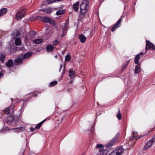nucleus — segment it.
Instances as JSON below:
<instances>
[{"label": "nucleus", "instance_id": "f257e3e1", "mask_svg": "<svg viewBox=\"0 0 155 155\" xmlns=\"http://www.w3.org/2000/svg\"><path fill=\"white\" fill-rule=\"evenodd\" d=\"M119 137V135L116 134L115 136L105 146V149L103 151H101L100 153H98L97 155H106L111 150V147L112 146L117 142Z\"/></svg>", "mask_w": 155, "mask_h": 155}, {"label": "nucleus", "instance_id": "f03ea898", "mask_svg": "<svg viewBox=\"0 0 155 155\" xmlns=\"http://www.w3.org/2000/svg\"><path fill=\"white\" fill-rule=\"evenodd\" d=\"M89 4V0H84L80 6V12L78 18V20L81 21L82 19L84 18L86 15L88 9L87 6Z\"/></svg>", "mask_w": 155, "mask_h": 155}, {"label": "nucleus", "instance_id": "7ed1b4c3", "mask_svg": "<svg viewBox=\"0 0 155 155\" xmlns=\"http://www.w3.org/2000/svg\"><path fill=\"white\" fill-rule=\"evenodd\" d=\"M31 21L34 20H40L45 23H49L53 26H54L56 23L54 21L48 16H32L31 18Z\"/></svg>", "mask_w": 155, "mask_h": 155}, {"label": "nucleus", "instance_id": "20e7f679", "mask_svg": "<svg viewBox=\"0 0 155 155\" xmlns=\"http://www.w3.org/2000/svg\"><path fill=\"white\" fill-rule=\"evenodd\" d=\"M38 10L39 12H42L46 14H50L52 12L53 10L51 8L47 7L44 8L38 9Z\"/></svg>", "mask_w": 155, "mask_h": 155}, {"label": "nucleus", "instance_id": "39448f33", "mask_svg": "<svg viewBox=\"0 0 155 155\" xmlns=\"http://www.w3.org/2000/svg\"><path fill=\"white\" fill-rule=\"evenodd\" d=\"M25 16V11H19L16 14L15 18L18 20H20Z\"/></svg>", "mask_w": 155, "mask_h": 155}, {"label": "nucleus", "instance_id": "423d86ee", "mask_svg": "<svg viewBox=\"0 0 155 155\" xmlns=\"http://www.w3.org/2000/svg\"><path fill=\"white\" fill-rule=\"evenodd\" d=\"M154 142H155V137H153L151 140L147 142L144 148V149L145 150L147 148L151 147L153 143Z\"/></svg>", "mask_w": 155, "mask_h": 155}, {"label": "nucleus", "instance_id": "0eeeda50", "mask_svg": "<svg viewBox=\"0 0 155 155\" xmlns=\"http://www.w3.org/2000/svg\"><path fill=\"white\" fill-rule=\"evenodd\" d=\"M23 60L20 56L17 57L14 61L15 65H18L22 64L23 63Z\"/></svg>", "mask_w": 155, "mask_h": 155}, {"label": "nucleus", "instance_id": "6e6552de", "mask_svg": "<svg viewBox=\"0 0 155 155\" xmlns=\"http://www.w3.org/2000/svg\"><path fill=\"white\" fill-rule=\"evenodd\" d=\"M96 152L94 153V155H97V154L102 151H103L104 149L103 146L101 144H98L96 145V147L95 148Z\"/></svg>", "mask_w": 155, "mask_h": 155}, {"label": "nucleus", "instance_id": "1a4fd4ad", "mask_svg": "<svg viewBox=\"0 0 155 155\" xmlns=\"http://www.w3.org/2000/svg\"><path fill=\"white\" fill-rule=\"evenodd\" d=\"M146 50H153L154 49V45L150 42L148 40H146Z\"/></svg>", "mask_w": 155, "mask_h": 155}, {"label": "nucleus", "instance_id": "9d476101", "mask_svg": "<svg viewBox=\"0 0 155 155\" xmlns=\"http://www.w3.org/2000/svg\"><path fill=\"white\" fill-rule=\"evenodd\" d=\"M122 21L121 18H120L118 21H117L116 23L114 25L111 29V31H114L115 30L118 28L120 26V25H119L120 24Z\"/></svg>", "mask_w": 155, "mask_h": 155}, {"label": "nucleus", "instance_id": "9b49d317", "mask_svg": "<svg viewBox=\"0 0 155 155\" xmlns=\"http://www.w3.org/2000/svg\"><path fill=\"white\" fill-rule=\"evenodd\" d=\"M69 19H67L65 23L62 24L61 26L62 31H67L68 30Z\"/></svg>", "mask_w": 155, "mask_h": 155}, {"label": "nucleus", "instance_id": "f8f14e48", "mask_svg": "<svg viewBox=\"0 0 155 155\" xmlns=\"http://www.w3.org/2000/svg\"><path fill=\"white\" fill-rule=\"evenodd\" d=\"M133 135L129 137V140H132L134 139L135 140H137L142 137V136L140 137V136H138L137 135V132L135 131H133Z\"/></svg>", "mask_w": 155, "mask_h": 155}, {"label": "nucleus", "instance_id": "ddd939ff", "mask_svg": "<svg viewBox=\"0 0 155 155\" xmlns=\"http://www.w3.org/2000/svg\"><path fill=\"white\" fill-rule=\"evenodd\" d=\"M32 53L30 52H28L25 54H23L20 55L22 58L24 59H27L29 58L31 55Z\"/></svg>", "mask_w": 155, "mask_h": 155}, {"label": "nucleus", "instance_id": "4468645a", "mask_svg": "<svg viewBox=\"0 0 155 155\" xmlns=\"http://www.w3.org/2000/svg\"><path fill=\"white\" fill-rule=\"evenodd\" d=\"M69 77L71 79L74 80V79L75 77L76 76V74L75 73V72L74 71L71 70L70 69L69 70Z\"/></svg>", "mask_w": 155, "mask_h": 155}, {"label": "nucleus", "instance_id": "2eb2a0df", "mask_svg": "<svg viewBox=\"0 0 155 155\" xmlns=\"http://www.w3.org/2000/svg\"><path fill=\"white\" fill-rule=\"evenodd\" d=\"M14 63L12 59H9L6 64V65L8 68H11L13 66Z\"/></svg>", "mask_w": 155, "mask_h": 155}, {"label": "nucleus", "instance_id": "dca6fc26", "mask_svg": "<svg viewBox=\"0 0 155 155\" xmlns=\"http://www.w3.org/2000/svg\"><path fill=\"white\" fill-rule=\"evenodd\" d=\"M114 150L115 152H116V153H117V154L119 155H121V154L124 151V149L122 147H120Z\"/></svg>", "mask_w": 155, "mask_h": 155}, {"label": "nucleus", "instance_id": "f3484780", "mask_svg": "<svg viewBox=\"0 0 155 155\" xmlns=\"http://www.w3.org/2000/svg\"><path fill=\"white\" fill-rule=\"evenodd\" d=\"M78 37L80 41L82 43H84L86 41V38L83 34L79 35Z\"/></svg>", "mask_w": 155, "mask_h": 155}, {"label": "nucleus", "instance_id": "a211bd4d", "mask_svg": "<svg viewBox=\"0 0 155 155\" xmlns=\"http://www.w3.org/2000/svg\"><path fill=\"white\" fill-rule=\"evenodd\" d=\"M79 5V2H77L73 5V9L75 12H77L78 11Z\"/></svg>", "mask_w": 155, "mask_h": 155}, {"label": "nucleus", "instance_id": "6ab92c4d", "mask_svg": "<svg viewBox=\"0 0 155 155\" xmlns=\"http://www.w3.org/2000/svg\"><path fill=\"white\" fill-rule=\"evenodd\" d=\"M54 47L51 45H48L46 47V51L48 52H51L54 49Z\"/></svg>", "mask_w": 155, "mask_h": 155}, {"label": "nucleus", "instance_id": "aec40b11", "mask_svg": "<svg viewBox=\"0 0 155 155\" xmlns=\"http://www.w3.org/2000/svg\"><path fill=\"white\" fill-rule=\"evenodd\" d=\"M14 120V117L10 116L7 117L6 119V122L7 123H10L13 122Z\"/></svg>", "mask_w": 155, "mask_h": 155}, {"label": "nucleus", "instance_id": "412c9836", "mask_svg": "<svg viewBox=\"0 0 155 155\" xmlns=\"http://www.w3.org/2000/svg\"><path fill=\"white\" fill-rule=\"evenodd\" d=\"M12 129L14 130H15L14 131L15 132H20L21 131H23L25 130V128L24 127H16Z\"/></svg>", "mask_w": 155, "mask_h": 155}, {"label": "nucleus", "instance_id": "4be33fe9", "mask_svg": "<svg viewBox=\"0 0 155 155\" xmlns=\"http://www.w3.org/2000/svg\"><path fill=\"white\" fill-rule=\"evenodd\" d=\"M66 12L65 9L60 10H58L57 11L56 15H59L64 14Z\"/></svg>", "mask_w": 155, "mask_h": 155}, {"label": "nucleus", "instance_id": "5701e85b", "mask_svg": "<svg viewBox=\"0 0 155 155\" xmlns=\"http://www.w3.org/2000/svg\"><path fill=\"white\" fill-rule=\"evenodd\" d=\"M130 59L127 61H125L124 62V64H123V65H122V68H121L122 71H123L124 70V69L127 66L128 64L130 62Z\"/></svg>", "mask_w": 155, "mask_h": 155}, {"label": "nucleus", "instance_id": "b1692460", "mask_svg": "<svg viewBox=\"0 0 155 155\" xmlns=\"http://www.w3.org/2000/svg\"><path fill=\"white\" fill-rule=\"evenodd\" d=\"M43 41V39L39 38V39H37L33 40V43L36 44H39L41 43Z\"/></svg>", "mask_w": 155, "mask_h": 155}, {"label": "nucleus", "instance_id": "393cba45", "mask_svg": "<svg viewBox=\"0 0 155 155\" xmlns=\"http://www.w3.org/2000/svg\"><path fill=\"white\" fill-rule=\"evenodd\" d=\"M140 64H137L135 66L134 69V73L135 74H138L140 71V68L139 67Z\"/></svg>", "mask_w": 155, "mask_h": 155}, {"label": "nucleus", "instance_id": "a878e982", "mask_svg": "<svg viewBox=\"0 0 155 155\" xmlns=\"http://www.w3.org/2000/svg\"><path fill=\"white\" fill-rule=\"evenodd\" d=\"M6 54H5L1 53L0 55V61L2 63H3L5 59Z\"/></svg>", "mask_w": 155, "mask_h": 155}, {"label": "nucleus", "instance_id": "bb28decb", "mask_svg": "<svg viewBox=\"0 0 155 155\" xmlns=\"http://www.w3.org/2000/svg\"><path fill=\"white\" fill-rule=\"evenodd\" d=\"M7 11V9L5 8H2L0 9V14L1 16L5 14Z\"/></svg>", "mask_w": 155, "mask_h": 155}, {"label": "nucleus", "instance_id": "cd10ccee", "mask_svg": "<svg viewBox=\"0 0 155 155\" xmlns=\"http://www.w3.org/2000/svg\"><path fill=\"white\" fill-rule=\"evenodd\" d=\"M46 119H44L41 122L35 126V129H39L40 127L46 121Z\"/></svg>", "mask_w": 155, "mask_h": 155}, {"label": "nucleus", "instance_id": "c85d7f7f", "mask_svg": "<svg viewBox=\"0 0 155 155\" xmlns=\"http://www.w3.org/2000/svg\"><path fill=\"white\" fill-rule=\"evenodd\" d=\"M140 56H139V54H137L135 57L134 63L136 64H138L139 62V60Z\"/></svg>", "mask_w": 155, "mask_h": 155}, {"label": "nucleus", "instance_id": "c756f323", "mask_svg": "<svg viewBox=\"0 0 155 155\" xmlns=\"http://www.w3.org/2000/svg\"><path fill=\"white\" fill-rule=\"evenodd\" d=\"M15 43L16 45L19 46L21 44L20 39L19 38H17L15 39Z\"/></svg>", "mask_w": 155, "mask_h": 155}, {"label": "nucleus", "instance_id": "7c9ffc66", "mask_svg": "<svg viewBox=\"0 0 155 155\" xmlns=\"http://www.w3.org/2000/svg\"><path fill=\"white\" fill-rule=\"evenodd\" d=\"M5 113L8 114L10 113V110L9 107L6 108L4 110Z\"/></svg>", "mask_w": 155, "mask_h": 155}, {"label": "nucleus", "instance_id": "2f4dec72", "mask_svg": "<svg viewBox=\"0 0 155 155\" xmlns=\"http://www.w3.org/2000/svg\"><path fill=\"white\" fill-rule=\"evenodd\" d=\"M117 118L119 119V120H120L121 119L122 115L120 113V109H119V110L118 112V114L117 115Z\"/></svg>", "mask_w": 155, "mask_h": 155}, {"label": "nucleus", "instance_id": "473e14b6", "mask_svg": "<svg viewBox=\"0 0 155 155\" xmlns=\"http://www.w3.org/2000/svg\"><path fill=\"white\" fill-rule=\"evenodd\" d=\"M57 81H52L50 83V86L51 87H54L57 84Z\"/></svg>", "mask_w": 155, "mask_h": 155}, {"label": "nucleus", "instance_id": "72a5a7b5", "mask_svg": "<svg viewBox=\"0 0 155 155\" xmlns=\"http://www.w3.org/2000/svg\"><path fill=\"white\" fill-rule=\"evenodd\" d=\"M71 59L70 55L69 54H67L65 57V60L66 61H69Z\"/></svg>", "mask_w": 155, "mask_h": 155}, {"label": "nucleus", "instance_id": "f704fd0d", "mask_svg": "<svg viewBox=\"0 0 155 155\" xmlns=\"http://www.w3.org/2000/svg\"><path fill=\"white\" fill-rule=\"evenodd\" d=\"M48 4H51L53 3L57 2L56 0H47Z\"/></svg>", "mask_w": 155, "mask_h": 155}, {"label": "nucleus", "instance_id": "c9c22d12", "mask_svg": "<svg viewBox=\"0 0 155 155\" xmlns=\"http://www.w3.org/2000/svg\"><path fill=\"white\" fill-rule=\"evenodd\" d=\"M47 0H45L42 2V5H48Z\"/></svg>", "mask_w": 155, "mask_h": 155}, {"label": "nucleus", "instance_id": "e433bc0d", "mask_svg": "<svg viewBox=\"0 0 155 155\" xmlns=\"http://www.w3.org/2000/svg\"><path fill=\"white\" fill-rule=\"evenodd\" d=\"M109 155H119L118 154H117V153H116V152L114 151V150H113V151L111 152L110 153V154H109Z\"/></svg>", "mask_w": 155, "mask_h": 155}, {"label": "nucleus", "instance_id": "4c0bfd02", "mask_svg": "<svg viewBox=\"0 0 155 155\" xmlns=\"http://www.w3.org/2000/svg\"><path fill=\"white\" fill-rule=\"evenodd\" d=\"M59 44V42L57 40H56L54 41L53 42V45L56 46Z\"/></svg>", "mask_w": 155, "mask_h": 155}, {"label": "nucleus", "instance_id": "58836bf2", "mask_svg": "<svg viewBox=\"0 0 155 155\" xmlns=\"http://www.w3.org/2000/svg\"><path fill=\"white\" fill-rule=\"evenodd\" d=\"M67 31H62V34L61 35V37H63L65 36L67 32Z\"/></svg>", "mask_w": 155, "mask_h": 155}, {"label": "nucleus", "instance_id": "ea45409f", "mask_svg": "<svg viewBox=\"0 0 155 155\" xmlns=\"http://www.w3.org/2000/svg\"><path fill=\"white\" fill-rule=\"evenodd\" d=\"M94 126H93L92 127L91 129H90V130H91V133L92 134H93L94 133Z\"/></svg>", "mask_w": 155, "mask_h": 155}, {"label": "nucleus", "instance_id": "a19ab883", "mask_svg": "<svg viewBox=\"0 0 155 155\" xmlns=\"http://www.w3.org/2000/svg\"><path fill=\"white\" fill-rule=\"evenodd\" d=\"M35 128H33V127H31L30 128V131H31V132H33V131H34L35 130Z\"/></svg>", "mask_w": 155, "mask_h": 155}, {"label": "nucleus", "instance_id": "79ce46f5", "mask_svg": "<svg viewBox=\"0 0 155 155\" xmlns=\"http://www.w3.org/2000/svg\"><path fill=\"white\" fill-rule=\"evenodd\" d=\"M24 151L22 150L21 152L18 153V155H23Z\"/></svg>", "mask_w": 155, "mask_h": 155}, {"label": "nucleus", "instance_id": "37998d69", "mask_svg": "<svg viewBox=\"0 0 155 155\" xmlns=\"http://www.w3.org/2000/svg\"><path fill=\"white\" fill-rule=\"evenodd\" d=\"M63 67V65L62 64H61L60 65V68L59 69V72H60L61 70V68H62V67Z\"/></svg>", "mask_w": 155, "mask_h": 155}, {"label": "nucleus", "instance_id": "c03bdc74", "mask_svg": "<svg viewBox=\"0 0 155 155\" xmlns=\"http://www.w3.org/2000/svg\"><path fill=\"white\" fill-rule=\"evenodd\" d=\"M24 49H25L24 47H21V48H20L19 50L23 51Z\"/></svg>", "mask_w": 155, "mask_h": 155}, {"label": "nucleus", "instance_id": "a18cd8bd", "mask_svg": "<svg viewBox=\"0 0 155 155\" xmlns=\"http://www.w3.org/2000/svg\"><path fill=\"white\" fill-rule=\"evenodd\" d=\"M143 54V52H140V53L138 54H139V56H140V55H142Z\"/></svg>", "mask_w": 155, "mask_h": 155}, {"label": "nucleus", "instance_id": "49530a36", "mask_svg": "<svg viewBox=\"0 0 155 155\" xmlns=\"http://www.w3.org/2000/svg\"><path fill=\"white\" fill-rule=\"evenodd\" d=\"M24 106V103L23 105L21 106V110H22V109L23 108V107Z\"/></svg>", "mask_w": 155, "mask_h": 155}, {"label": "nucleus", "instance_id": "de8ad7c7", "mask_svg": "<svg viewBox=\"0 0 155 155\" xmlns=\"http://www.w3.org/2000/svg\"><path fill=\"white\" fill-rule=\"evenodd\" d=\"M11 99L12 100V103H13V102L14 101V99Z\"/></svg>", "mask_w": 155, "mask_h": 155}, {"label": "nucleus", "instance_id": "09e8293b", "mask_svg": "<svg viewBox=\"0 0 155 155\" xmlns=\"http://www.w3.org/2000/svg\"><path fill=\"white\" fill-rule=\"evenodd\" d=\"M58 56L57 55H56L55 56H54V58H58Z\"/></svg>", "mask_w": 155, "mask_h": 155}, {"label": "nucleus", "instance_id": "8fccbe9b", "mask_svg": "<svg viewBox=\"0 0 155 155\" xmlns=\"http://www.w3.org/2000/svg\"><path fill=\"white\" fill-rule=\"evenodd\" d=\"M32 34L34 35H35V33L34 31H32Z\"/></svg>", "mask_w": 155, "mask_h": 155}, {"label": "nucleus", "instance_id": "3c124183", "mask_svg": "<svg viewBox=\"0 0 155 155\" xmlns=\"http://www.w3.org/2000/svg\"><path fill=\"white\" fill-rule=\"evenodd\" d=\"M72 80L70 81V82L71 83H72L73 81H74V80H73V79H72Z\"/></svg>", "mask_w": 155, "mask_h": 155}, {"label": "nucleus", "instance_id": "603ef678", "mask_svg": "<svg viewBox=\"0 0 155 155\" xmlns=\"http://www.w3.org/2000/svg\"><path fill=\"white\" fill-rule=\"evenodd\" d=\"M34 97H36L37 96V95L36 94H34Z\"/></svg>", "mask_w": 155, "mask_h": 155}, {"label": "nucleus", "instance_id": "864d4df0", "mask_svg": "<svg viewBox=\"0 0 155 155\" xmlns=\"http://www.w3.org/2000/svg\"><path fill=\"white\" fill-rule=\"evenodd\" d=\"M64 70H63V74H63L64 73Z\"/></svg>", "mask_w": 155, "mask_h": 155}, {"label": "nucleus", "instance_id": "5fc2aeb1", "mask_svg": "<svg viewBox=\"0 0 155 155\" xmlns=\"http://www.w3.org/2000/svg\"><path fill=\"white\" fill-rule=\"evenodd\" d=\"M81 155H85V153H83V154H82Z\"/></svg>", "mask_w": 155, "mask_h": 155}, {"label": "nucleus", "instance_id": "6e6d98bb", "mask_svg": "<svg viewBox=\"0 0 155 155\" xmlns=\"http://www.w3.org/2000/svg\"><path fill=\"white\" fill-rule=\"evenodd\" d=\"M59 18V17H57L56 18L57 19V18Z\"/></svg>", "mask_w": 155, "mask_h": 155}, {"label": "nucleus", "instance_id": "4d7b16f0", "mask_svg": "<svg viewBox=\"0 0 155 155\" xmlns=\"http://www.w3.org/2000/svg\"><path fill=\"white\" fill-rule=\"evenodd\" d=\"M105 0H102V2H104Z\"/></svg>", "mask_w": 155, "mask_h": 155}, {"label": "nucleus", "instance_id": "13d9d810", "mask_svg": "<svg viewBox=\"0 0 155 155\" xmlns=\"http://www.w3.org/2000/svg\"><path fill=\"white\" fill-rule=\"evenodd\" d=\"M1 16V15L0 14V17Z\"/></svg>", "mask_w": 155, "mask_h": 155}, {"label": "nucleus", "instance_id": "bf43d9fd", "mask_svg": "<svg viewBox=\"0 0 155 155\" xmlns=\"http://www.w3.org/2000/svg\"><path fill=\"white\" fill-rule=\"evenodd\" d=\"M1 46L0 45V47Z\"/></svg>", "mask_w": 155, "mask_h": 155}]
</instances>
